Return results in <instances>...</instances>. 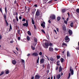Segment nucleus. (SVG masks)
<instances>
[{"mask_svg": "<svg viewBox=\"0 0 79 79\" xmlns=\"http://www.w3.org/2000/svg\"><path fill=\"white\" fill-rule=\"evenodd\" d=\"M78 48H76V49H77H77H78V50H79V42L78 43Z\"/></svg>", "mask_w": 79, "mask_h": 79, "instance_id": "33", "label": "nucleus"}, {"mask_svg": "<svg viewBox=\"0 0 79 79\" xmlns=\"http://www.w3.org/2000/svg\"><path fill=\"white\" fill-rule=\"evenodd\" d=\"M12 29V27H11V24H10V28L9 31H11Z\"/></svg>", "mask_w": 79, "mask_h": 79, "instance_id": "17", "label": "nucleus"}, {"mask_svg": "<svg viewBox=\"0 0 79 79\" xmlns=\"http://www.w3.org/2000/svg\"><path fill=\"white\" fill-rule=\"evenodd\" d=\"M32 55L34 56H37L39 55V54L37 52H34L32 54Z\"/></svg>", "mask_w": 79, "mask_h": 79, "instance_id": "8", "label": "nucleus"}, {"mask_svg": "<svg viewBox=\"0 0 79 79\" xmlns=\"http://www.w3.org/2000/svg\"><path fill=\"white\" fill-rule=\"evenodd\" d=\"M57 20L58 21H60V17H58L57 18Z\"/></svg>", "mask_w": 79, "mask_h": 79, "instance_id": "42", "label": "nucleus"}, {"mask_svg": "<svg viewBox=\"0 0 79 79\" xmlns=\"http://www.w3.org/2000/svg\"><path fill=\"white\" fill-rule=\"evenodd\" d=\"M4 72H3V71L1 73H0V76H2V75H3V74H4Z\"/></svg>", "mask_w": 79, "mask_h": 79, "instance_id": "29", "label": "nucleus"}, {"mask_svg": "<svg viewBox=\"0 0 79 79\" xmlns=\"http://www.w3.org/2000/svg\"><path fill=\"white\" fill-rule=\"evenodd\" d=\"M62 45H64L65 46H66V47H67V44L64 43H63L62 44Z\"/></svg>", "mask_w": 79, "mask_h": 79, "instance_id": "24", "label": "nucleus"}, {"mask_svg": "<svg viewBox=\"0 0 79 79\" xmlns=\"http://www.w3.org/2000/svg\"><path fill=\"white\" fill-rule=\"evenodd\" d=\"M30 55H31V54H28L27 55V56H30Z\"/></svg>", "mask_w": 79, "mask_h": 79, "instance_id": "60", "label": "nucleus"}, {"mask_svg": "<svg viewBox=\"0 0 79 79\" xmlns=\"http://www.w3.org/2000/svg\"><path fill=\"white\" fill-rule=\"evenodd\" d=\"M60 61L61 63H62L64 61V59H63V58H62L60 59Z\"/></svg>", "mask_w": 79, "mask_h": 79, "instance_id": "27", "label": "nucleus"}, {"mask_svg": "<svg viewBox=\"0 0 79 79\" xmlns=\"http://www.w3.org/2000/svg\"><path fill=\"white\" fill-rule=\"evenodd\" d=\"M68 31L69 32V35H72V34H73V31H72L71 30L69 29L68 30Z\"/></svg>", "mask_w": 79, "mask_h": 79, "instance_id": "5", "label": "nucleus"}, {"mask_svg": "<svg viewBox=\"0 0 79 79\" xmlns=\"http://www.w3.org/2000/svg\"><path fill=\"white\" fill-rule=\"evenodd\" d=\"M39 55L41 56L42 55V52H40L39 53Z\"/></svg>", "mask_w": 79, "mask_h": 79, "instance_id": "37", "label": "nucleus"}, {"mask_svg": "<svg viewBox=\"0 0 79 79\" xmlns=\"http://www.w3.org/2000/svg\"><path fill=\"white\" fill-rule=\"evenodd\" d=\"M5 22L7 25V26H8V22H7V21H6V19L5 20Z\"/></svg>", "mask_w": 79, "mask_h": 79, "instance_id": "30", "label": "nucleus"}, {"mask_svg": "<svg viewBox=\"0 0 79 79\" xmlns=\"http://www.w3.org/2000/svg\"><path fill=\"white\" fill-rule=\"evenodd\" d=\"M39 57L37 60V64H39Z\"/></svg>", "mask_w": 79, "mask_h": 79, "instance_id": "23", "label": "nucleus"}, {"mask_svg": "<svg viewBox=\"0 0 79 79\" xmlns=\"http://www.w3.org/2000/svg\"><path fill=\"white\" fill-rule=\"evenodd\" d=\"M19 19H21V16H20L19 17Z\"/></svg>", "mask_w": 79, "mask_h": 79, "instance_id": "62", "label": "nucleus"}, {"mask_svg": "<svg viewBox=\"0 0 79 79\" xmlns=\"http://www.w3.org/2000/svg\"><path fill=\"white\" fill-rule=\"evenodd\" d=\"M0 11H1V12H2V8H1L0 9Z\"/></svg>", "mask_w": 79, "mask_h": 79, "instance_id": "63", "label": "nucleus"}, {"mask_svg": "<svg viewBox=\"0 0 79 79\" xmlns=\"http://www.w3.org/2000/svg\"><path fill=\"white\" fill-rule=\"evenodd\" d=\"M28 1L29 2V3H30L31 2V0H28Z\"/></svg>", "mask_w": 79, "mask_h": 79, "instance_id": "59", "label": "nucleus"}, {"mask_svg": "<svg viewBox=\"0 0 79 79\" xmlns=\"http://www.w3.org/2000/svg\"><path fill=\"white\" fill-rule=\"evenodd\" d=\"M58 66H57L56 68V70H58Z\"/></svg>", "mask_w": 79, "mask_h": 79, "instance_id": "49", "label": "nucleus"}, {"mask_svg": "<svg viewBox=\"0 0 79 79\" xmlns=\"http://www.w3.org/2000/svg\"><path fill=\"white\" fill-rule=\"evenodd\" d=\"M56 77H55V76H54V79H55Z\"/></svg>", "mask_w": 79, "mask_h": 79, "instance_id": "64", "label": "nucleus"}, {"mask_svg": "<svg viewBox=\"0 0 79 79\" xmlns=\"http://www.w3.org/2000/svg\"><path fill=\"white\" fill-rule=\"evenodd\" d=\"M35 15H36V16H39V15H40V12H39V9L37 10V11L36 12Z\"/></svg>", "mask_w": 79, "mask_h": 79, "instance_id": "6", "label": "nucleus"}, {"mask_svg": "<svg viewBox=\"0 0 79 79\" xmlns=\"http://www.w3.org/2000/svg\"><path fill=\"white\" fill-rule=\"evenodd\" d=\"M48 22L49 23H51V21H50V20H49Z\"/></svg>", "mask_w": 79, "mask_h": 79, "instance_id": "61", "label": "nucleus"}, {"mask_svg": "<svg viewBox=\"0 0 79 79\" xmlns=\"http://www.w3.org/2000/svg\"><path fill=\"white\" fill-rule=\"evenodd\" d=\"M41 32L42 33H44V34H45V31H44V30L43 29L41 30Z\"/></svg>", "mask_w": 79, "mask_h": 79, "instance_id": "28", "label": "nucleus"}, {"mask_svg": "<svg viewBox=\"0 0 79 79\" xmlns=\"http://www.w3.org/2000/svg\"><path fill=\"white\" fill-rule=\"evenodd\" d=\"M67 56L68 57H69L70 56V53L69 51H67Z\"/></svg>", "mask_w": 79, "mask_h": 79, "instance_id": "14", "label": "nucleus"}, {"mask_svg": "<svg viewBox=\"0 0 79 79\" xmlns=\"http://www.w3.org/2000/svg\"><path fill=\"white\" fill-rule=\"evenodd\" d=\"M76 11H77V13H79V9H77Z\"/></svg>", "mask_w": 79, "mask_h": 79, "instance_id": "36", "label": "nucleus"}, {"mask_svg": "<svg viewBox=\"0 0 79 79\" xmlns=\"http://www.w3.org/2000/svg\"><path fill=\"white\" fill-rule=\"evenodd\" d=\"M45 45H44L43 47L45 48H48V46H49V44L48 43H45Z\"/></svg>", "mask_w": 79, "mask_h": 79, "instance_id": "1", "label": "nucleus"}, {"mask_svg": "<svg viewBox=\"0 0 79 79\" xmlns=\"http://www.w3.org/2000/svg\"><path fill=\"white\" fill-rule=\"evenodd\" d=\"M52 19H55V15H53L50 17Z\"/></svg>", "mask_w": 79, "mask_h": 79, "instance_id": "10", "label": "nucleus"}, {"mask_svg": "<svg viewBox=\"0 0 79 79\" xmlns=\"http://www.w3.org/2000/svg\"><path fill=\"white\" fill-rule=\"evenodd\" d=\"M63 30H64V31H66V28L65 27L63 29Z\"/></svg>", "mask_w": 79, "mask_h": 79, "instance_id": "54", "label": "nucleus"}, {"mask_svg": "<svg viewBox=\"0 0 79 79\" xmlns=\"http://www.w3.org/2000/svg\"><path fill=\"white\" fill-rule=\"evenodd\" d=\"M52 0H51V1H49L48 2V3H52Z\"/></svg>", "mask_w": 79, "mask_h": 79, "instance_id": "44", "label": "nucleus"}, {"mask_svg": "<svg viewBox=\"0 0 79 79\" xmlns=\"http://www.w3.org/2000/svg\"><path fill=\"white\" fill-rule=\"evenodd\" d=\"M50 60H51V61H53V58L51 57H50Z\"/></svg>", "mask_w": 79, "mask_h": 79, "instance_id": "25", "label": "nucleus"}, {"mask_svg": "<svg viewBox=\"0 0 79 79\" xmlns=\"http://www.w3.org/2000/svg\"><path fill=\"white\" fill-rule=\"evenodd\" d=\"M18 33L19 35H20V34H21L20 33V30L18 31Z\"/></svg>", "mask_w": 79, "mask_h": 79, "instance_id": "38", "label": "nucleus"}, {"mask_svg": "<svg viewBox=\"0 0 79 79\" xmlns=\"http://www.w3.org/2000/svg\"><path fill=\"white\" fill-rule=\"evenodd\" d=\"M32 24H34V21L33 19H32Z\"/></svg>", "mask_w": 79, "mask_h": 79, "instance_id": "32", "label": "nucleus"}, {"mask_svg": "<svg viewBox=\"0 0 79 79\" xmlns=\"http://www.w3.org/2000/svg\"><path fill=\"white\" fill-rule=\"evenodd\" d=\"M21 62H22V64H23V66H24V67H25L24 64H25V62L24 61V60L23 59H22L21 60Z\"/></svg>", "mask_w": 79, "mask_h": 79, "instance_id": "11", "label": "nucleus"}, {"mask_svg": "<svg viewBox=\"0 0 79 79\" xmlns=\"http://www.w3.org/2000/svg\"><path fill=\"white\" fill-rule=\"evenodd\" d=\"M2 39V35H1L0 34V39Z\"/></svg>", "mask_w": 79, "mask_h": 79, "instance_id": "58", "label": "nucleus"}, {"mask_svg": "<svg viewBox=\"0 0 79 79\" xmlns=\"http://www.w3.org/2000/svg\"><path fill=\"white\" fill-rule=\"evenodd\" d=\"M45 22H44L41 24V26L43 27L44 28H45Z\"/></svg>", "mask_w": 79, "mask_h": 79, "instance_id": "9", "label": "nucleus"}, {"mask_svg": "<svg viewBox=\"0 0 79 79\" xmlns=\"http://www.w3.org/2000/svg\"><path fill=\"white\" fill-rule=\"evenodd\" d=\"M22 21H26V19H25L24 18H23L22 20Z\"/></svg>", "mask_w": 79, "mask_h": 79, "instance_id": "48", "label": "nucleus"}, {"mask_svg": "<svg viewBox=\"0 0 79 79\" xmlns=\"http://www.w3.org/2000/svg\"><path fill=\"white\" fill-rule=\"evenodd\" d=\"M16 19L17 21H18L19 19H18V17L17 16H16Z\"/></svg>", "mask_w": 79, "mask_h": 79, "instance_id": "45", "label": "nucleus"}, {"mask_svg": "<svg viewBox=\"0 0 79 79\" xmlns=\"http://www.w3.org/2000/svg\"><path fill=\"white\" fill-rule=\"evenodd\" d=\"M31 48L33 50H35V47L32 46H31Z\"/></svg>", "mask_w": 79, "mask_h": 79, "instance_id": "34", "label": "nucleus"}, {"mask_svg": "<svg viewBox=\"0 0 79 79\" xmlns=\"http://www.w3.org/2000/svg\"><path fill=\"white\" fill-rule=\"evenodd\" d=\"M13 64H16V61L15 60H13L12 62Z\"/></svg>", "mask_w": 79, "mask_h": 79, "instance_id": "15", "label": "nucleus"}, {"mask_svg": "<svg viewBox=\"0 0 79 79\" xmlns=\"http://www.w3.org/2000/svg\"><path fill=\"white\" fill-rule=\"evenodd\" d=\"M65 42H69L70 40L69 38L68 37V36H66L65 38Z\"/></svg>", "mask_w": 79, "mask_h": 79, "instance_id": "2", "label": "nucleus"}, {"mask_svg": "<svg viewBox=\"0 0 79 79\" xmlns=\"http://www.w3.org/2000/svg\"><path fill=\"white\" fill-rule=\"evenodd\" d=\"M62 13H64V12L66 11V9H62Z\"/></svg>", "mask_w": 79, "mask_h": 79, "instance_id": "21", "label": "nucleus"}, {"mask_svg": "<svg viewBox=\"0 0 79 79\" xmlns=\"http://www.w3.org/2000/svg\"><path fill=\"white\" fill-rule=\"evenodd\" d=\"M47 59L49 61H50V58H49V57L47 56Z\"/></svg>", "mask_w": 79, "mask_h": 79, "instance_id": "50", "label": "nucleus"}, {"mask_svg": "<svg viewBox=\"0 0 79 79\" xmlns=\"http://www.w3.org/2000/svg\"><path fill=\"white\" fill-rule=\"evenodd\" d=\"M40 63H43L44 62V59H41L40 60Z\"/></svg>", "mask_w": 79, "mask_h": 79, "instance_id": "18", "label": "nucleus"}, {"mask_svg": "<svg viewBox=\"0 0 79 79\" xmlns=\"http://www.w3.org/2000/svg\"><path fill=\"white\" fill-rule=\"evenodd\" d=\"M55 49L56 51H58V48H56Z\"/></svg>", "mask_w": 79, "mask_h": 79, "instance_id": "47", "label": "nucleus"}, {"mask_svg": "<svg viewBox=\"0 0 79 79\" xmlns=\"http://www.w3.org/2000/svg\"><path fill=\"white\" fill-rule=\"evenodd\" d=\"M27 33L28 35H31V32H30V31H28Z\"/></svg>", "mask_w": 79, "mask_h": 79, "instance_id": "31", "label": "nucleus"}, {"mask_svg": "<svg viewBox=\"0 0 79 79\" xmlns=\"http://www.w3.org/2000/svg\"><path fill=\"white\" fill-rule=\"evenodd\" d=\"M64 23L66 24H67V23H68V22H67V21H66V20H64Z\"/></svg>", "mask_w": 79, "mask_h": 79, "instance_id": "40", "label": "nucleus"}, {"mask_svg": "<svg viewBox=\"0 0 79 79\" xmlns=\"http://www.w3.org/2000/svg\"><path fill=\"white\" fill-rule=\"evenodd\" d=\"M18 40H20V37H19L18 38Z\"/></svg>", "mask_w": 79, "mask_h": 79, "instance_id": "56", "label": "nucleus"}, {"mask_svg": "<svg viewBox=\"0 0 79 79\" xmlns=\"http://www.w3.org/2000/svg\"><path fill=\"white\" fill-rule=\"evenodd\" d=\"M4 18L5 19H6V15H4Z\"/></svg>", "mask_w": 79, "mask_h": 79, "instance_id": "52", "label": "nucleus"}, {"mask_svg": "<svg viewBox=\"0 0 79 79\" xmlns=\"http://www.w3.org/2000/svg\"><path fill=\"white\" fill-rule=\"evenodd\" d=\"M70 72L71 74V75H73L74 74V70L73 69H72V67H70Z\"/></svg>", "mask_w": 79, "mask_h": 79, "instance_id": "3", "label": "nucleus"}, {"mask_svg": "<svg viewBox=\"0 0 79 79\" xmlns=\"http://www.w3.org/2000/svg\"><path fill=\"white\" fill-rule=\"evenodd\" d=\"M56 29L57 32H59V29H58V28H56Z\"/></svg>", "mask_w": 79, "mask_h": 79, "instance_id": "51", "label": "nucleus"}, {"mask_svg": "<svg viewBox=\"0 0 79 79\" xmlns=\"http://www.w3.org/2000/svg\"><path fill=\"white\" fill-rule=\"evenodd\" d=\"M71 77V73H69V76L68 77V79H69V77Z\"/></svg>", "mask_w": 79, "mask_h": 79, "instance_id": "35", "label": "nucleus"}, {"mask_svg": "<svg viewBox=\"0 0 79 79\" xmlns=\"http://www.w3.org/2000/svg\"><path fill=\"white\" fill-rule=\"evenodd\" d=\"M5 11L6 13L7 10V9H6V7H5Z\"/></svg>", "mask_w": 79, "mask_h": 79, "instance_id": "46", "label": "nucleus"}, {"mask_svg": "<svg viewBox=\"0 0 79 79\" xmlns=\"http://www.w3.org/2000/svg\"><path fill=\"white\" fill-rule=\"evenodd\" d=\"M40 77L39 75H36L35 77V79H40Z\"/></svg>", "mask_w": 79, "mask_h": 79, "instance_id": "7", "label": "nucleus"}, {"mask_svg": "<svg viewBox=\"0 0 79 79\" xmlns=\"http://www.w3.org/2000/svg\"><path fill=\"white\" fill-rule=\"evenodd\" d=\"M57 59H59L60 58V56H57Z\"/></svg>", "mask_w": 79, "mask_h": 79, "instance_id": "39", "label": "nucleus"}, {"mask_svg": "<svg viewBox=\"0 0 79 79\" xmlns=\"http://www.w3.org/2000/svg\"><path fill=\"white\" fill-rule=\"evenodd\" d=\"M62 71V69H61V67L60 66L59 67V72H61Z\"/></svg>", "mask_w": 79, "mask_h": 79, "instance_id": "22", "label": "nucleus"}, {"mask_svg": "<svg viewBox=\"0 0 79 79\" xmlns=\"http://www.w3.org/2000/svg\"><path fill=\"white\" fill-rule=\"evenodd\" d=\"M34 41L35 42V43H34L33 44V45H35V46L36 45V42H37V38H34Z\"/></svg>", "mask_w": 79, "mask_h": 79, "instance_id": "4", "label": "nucleus"}, {"mask_svg": "<svg viewBox=\"0 0 79 79\" xmlns=\"http://www.w3.org/2000/svg\"><path fill=\"white\" fill-rule=\"evenodd\" d=\"M23 26H26V27H27V26H28V23H25L23 24Z\"/></svg>", "mask_w": 79, "mask_h": 79, "instance_id": "13", "label": "nucleus"}, {"mask_svg": "<svg viewBox=\"0 0 79 79\" xmlns=\"http://www.w3.org/2000/svg\"><path fill=\"white\" fill-rule=\"evenodd\" d=\"M54 32H56V34H57V33H56V30H54Z\"/></svg>", "mask_w": 79, "mask_h": 79, "instance_id": "53", "label": "nucleus"}, {"mask_svg": "<svg viewBox=\"0 0 79 79\" xmlns=\"http://www.w3.org/2000/svg\"><path fill=\"white\" fill-rule=\"evenodd\" d=\"M31 79H34V76H32L31 78Z\"/></svg>", "mask_w": 79, "mask_h": 79, "instance_id": "55", "label": "nucleus"}, {"mask_svg": "<svg viewBox=\"0 0 79 79\" xmlns=\"http://www.w3.org/2000/svg\"><path fill=\"white\" fill-rule=\"evenodd\" d=\"M49 50L50 52H53V48L52 47H50L49 48Z\"/></svg>", "mask_w": 79, "mask_h": 79, "instance_id": "12", "label": "nucleus"}, {"mask_svg": "<svg viewBox=\"0 0 79 79\" xmlns=\"http://www.w3.org/2000/svg\"><path fill=\"white\" fill-rule=\"evenodd\" d=\"M75 0H70V2L71 3H72L73 2H74Z\"/></svg>", "mask_w": 79, "mask_h": 79, "instance_id": "41", "label": "nucleus"}, {"mask_svg": "<svg viewBox=\"0 0 79 79\" xmlns=\"http://www.w3.org/2000/svg\"><path fill=\"white\" fill-rule=\"evenodd\" d=\"M49 46H52V44L51 43H50L49 44Z\"/></svg>", "mask_w": 79, "mask_h": 79, "instance_id": "43", "label": "nucleus"}, {"mask_svg": "<svg viewBox=\"0 0 79 79\" xmlns=\"http://www.w3.org/2000/svg\"><path fill=\"white\" fill-rule=\"evenodd\" d=\"M5 71H6V74H9V72L10 71H9V70H5Z\"/></svg>", "mask_w": 79, "mask_h": 79, "instance_id": "16", "label": "nucleus"}, {"mask_svg": "<svg viewBox=\"0 0 79 79\" xmlns=\"http://www.w3.org/2000/svg\"><path fill=\"white\" fill-rule=\"evenodd\" d=\"M27 39L28 40H30V37H29V36H27Z\"/></svg>", "mask_w": 79, "mask_h": 79, "instance_id": "26", "label": "nucleus"}, {"mask_svg": "<svg viewBox=\"0 0 79 79\" xmlns=\"http://www.w3.org/2000/svg\"><path fill=\"white\" fill-rule=\"evenodd\" d=\"M60 77H61V75L60 74L58 75L57 77V79H60Z\"/></svg>", "mask_w": 79, "mask_h": 79, "instance_id": "19", "label": "nucleus"}, {"mask_svg": "<svg viewBox=\"0 0 79 79\" xmlns=\"http://www.w3.org/2000/svg\"><path fill=\"white\" fill-rule=\"evenodd\" d=\"M26 23L27 24H28V21L27 20H26Z\"/></svg>", "mask_w": 79, "mask_h": 79, "instance_id": "57", "label": "nucleus"}, {"mask_svg": "<svg viewBox=\"0 0 79 79\" xmlns=\"http://www.w3.org/2000/svg\"><path fill=\"white\" fill-rule=\"evenodd\" d=\"M73 23H73V22H72L71 23L70 27H73Z\"/></svg>", "mask_w": 79, "mask_h": 79, "instance_id": "20", "label": "nucleus"}]
</instances>
